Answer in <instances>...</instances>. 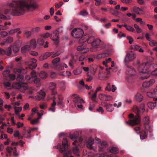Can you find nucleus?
<instances>
[{"mask_svg":"<svg viewBox=\"0 0 157 157\" xmlns=\"http://www.w3.org/2000/svg\"><path fill=\"white\" fill-rule=\"evenodd\" d=\"M95 38L94 35H89L86 40L83 41V42L87 41L88 43L91 44V45H92Z\"/></svg>","mask_w":157,"mask_h":157,"instance_id":"nucleus-16","label":"nucleus"},{"mask_svg":"<svg viewBox=\"0 0 157 157\" xmlns=\"http://www.w3.org/2000/svg\"><path fill=\"white\" fill-rule=\"evenodd\" d=\"M15 33L20 34L21 32L18 29H15L10 30L9 33V34L10 35H13Z\"/></svg>","mask_w":157,"mask_h":157,"instance_id":"nucleus-29","label":"nucleus"},{"mask_svg":"<svg viewBox=\"0 0 157 157\" xmlns=\"http://www.w3.org/2000/svg\"><path fill=\"white\" fill-rule=\"evenodd\" d=\"M156 102L154 103L153 102L150 101L148 102L147 105L148 107L151 109H153L155 107L156 104Z\"/></svg>","mask_w":157,"mask_h":157,"instance_id":"nucleus-32","label":"nucleus"},{"mask_svg":"<svg viewBox=\"0 0 157 157\" xmlns=\"http://www.w3.org/2000/svg\"><path fill=\"white\" fill-rule=\"evenodd\" d=\"M98 97L100 100L103 101H105V94H100L98 95Z\"/></svg>","mask_w":157,"mask_h":157,"instance_id":"nucleus-51","label":"nucleus"},{"mask_svg":"<svg viewBox=\"0 0 157 157\" xmlns=\"http://www.w3.org/2000/svg\"><path fill=\"white\" fill-rule=\"evenodd\" d=\"M109 151L110 152L114 154L117 153L119 152L117 148L114 147H112L110 149Z\"/></svg>","mask_w":157,"mask_h":157,"instance_id":"nucleus-37","label":"nucleus"},{"mask_svg":"<svg viewBox=\"0 0 157 157\" xmlns=\"http://www.w3.org/2000/svg\"><path fill=\"white\" fill-rule=\"evenodd\" d=\"M15 113L17 114L19 112H21L22 110V107H14Z\"/></svg>","mask_w":157,"mask_h":157,"instance_id":"nucleus-43","label":"nucleus"},{"mask_svg":"<svg viewBox=\"0 0 157 157\" xmlns=\"http://www.w3.org/2000/svg\"><path fill=\"white\" fill-rule=\"evenodd\" d=\"M111 69V67H109V68L106 69V70L105 71L102 70L99 71L98 74V76L99 78L103 77L106 78L108 77L110 74V71L109 70Z\"/></svg>","mask_w":157,"mask_h":157,"instance_id":"nucleus-5","label":"nucleus"},{"mask_svg":"<svg viewBox=\"0 0 157 157\" xmlns=\"http://www.w3.org/2000/svg\"><path fill=\"white\" fill-rule=\"evenodd\" d=\"M155 92L153 91L152 92H148L147 93V95L150 98H152L155 95Z\"/></svg>","mask_w":157,"mask_h":157,"instance_id":"nucleus-44","label":"nucleus"},{"mask_svg":"<svg viewBox=\"0 0 157 157\" xmlns=\"http://www.w3.org/2000/svg\"><path fill=\"white\" fill-rule=\"evenodd\" d=\"M79 14L83 16H86L88 15V13L86 11L83 10L81 11L79 13Z\"/></svg>","mask_w":157,"mask_h":157,"instance_id":"nucleus-48","label":"nucleus"},{"mask_svg":"<svg viewBox=\"0 0 157 157\" xmlns=\"http://www.w3.org/2000/svg\"><path fill=\"white\" fill-rule=\"evenodd\" d=\"M95 139L97 141H98L97 144L99 147V151H101L106 147L107 145V144L106 142L104 141H101L98 138H96Z\"/></svg>","mask_w":157,"mask_h":157,"instance_id":"nucleus-8","label":"nucleus"},{"mask_svg":"<svg viewBox=\"0 0 157 157\" xmlns=\"http://www.w3.org/2000/svg\"><path fill=\"white\" fill-rule=\"evenodd\" d=\"M75 62V60L74 59L71 60L69 63V65L72 68L74 67V64Z\"/></svg>","mask_w":157,"mask_h":157,"instance_id":"nucleus-53","label":"nucleus"},{"mask_svg":"<svg viewBox=\"0 0 157 157\" xmlns=\"http://www.w3.org/2000/svg\"><path fill=\"white\" fill-rule=\"evenodd\" d=\"M17 80L20 81L22 82L24 81L23 76L21 75H18L17 77Z\"/></svg>","mask_w":157,"mask_h":157,"instance_id":"nucleus-50","label":"nucleus"},{"mask_svg":"<svg viewBox=\"0 0 157 157\" xmlns=\"http://www.w3.org/2000/svg\"><path fill=\"white\" fill-rule=\"evenodd\" d=\"M29 62L30 63L28 62H26L25 63L28 65L29 67L31 69H35L37 66V60L34 58H32L30 59Z\"/></svg>","mask_w":157,"mask_h":157,"instance_id":"nucleus-7","label":"nucleus"},{"mask_svg":"<svg viewBox=\"0 0 157 157\" xmlns=\"http://www.w3.org/2000/svg\"><path fill=\"white\" fill-rule=\"evenodd\" d=\"M8 77L10 81H13L16 78L15 75L13 74H10Z\"/></svg>","mask_w":157,"mask_h":157,"instance_id":"nucleus-62","label":"nucleus"},{"mask_svg":"<svg viewBox=\"0 0 157 157\" xmlns=\"http://www.w3.org/2000/svg\"><path fill=\"white\" fill-rule=\"evenodd\" d=\"M33 78L34 79L33 80V82L34 83L37 85V87H40V84H39V83L40 80V79L39 78H37V77Z\"/></svg>","mask_w":157,"mask_h":157,"instance_id":"nucleus-35","label":"nucleus"},{"mask_svg":"<svg viewBox=\"0 0 157 157\" xmlns=\"http://www.w3.org/2000/svg\"><path fill=\"white\" fill-rule=\"evenodd\" d=\"M97 93L95 92V93L93 95H92L91 98V99L92 101L96 103L98 102V101L96 98L97 96Z\"/></svg>","mask_w":157,"mask_h":157,"instance_id":"nucleus-42","label":"nucleus"},{"mask_svg":"<svg viewBox=\"0 0 157 157\" xmlns=\"http://www.w3.org/2000/svg\"><path fill=\"white\" fill-rule=\"evenodd\" d=\"M63 4V3L62 2H60L59 3H56L55 4V7L56 8H59L61 6H62Z\"/></svg>","mask_w":157,"mask_h":157,"instance_id":"nucleus-58","label":"nucleus"},{"mask_svg":"<svg viewBox=\"0 0 157 157\" xmlns=\"http://www.w3.org/2000/svg\"><path fill=\"white\" fill-rule=\"evenodd\" d=\"M155 80L154 79H151L147 82H144L142 83V86L144 88H147L152 86L155 83Z\"/></svg>","mask_w":157,"mask_h":157,"instance_id":"nucleus-9","label":"nucleus"},{"mask_svg":"<svg viewBox=\"0 0 157 157\" xmlns=\"http://www.w3.org/2000/svg\"><path fill=\"white\" fill-rule=\"evenodd\" d=\"M149 67V64L148 63H143L140 64L138 67V71L142 73L140 78L143 79L148 78L150 76L147 73V70Z\"/></svg>","mask_w":157,"mask_h":157,"instance_id":"nucleus-2","label":"nucleus"},{"mask_svg":"<svg viewBox=\"0 0 157 157\" xmlns=\"http://www.w3.org/2000/svg\"><path fill=\"white\" fill-rule=\"evenodd\" d=\"M105 101H110L113 99V97L110 95H105Z\"/></svg>","mask_w":157,"mask_h":157,"instance_id":"nucleus-59","label":"nucleus"},{"mask_svg":"<svg viewBox=\"0 0 157 157\" xmlns=\"http://www.w3.org/2000/svg\"><path fill=\"white\" fill-rule=\"evenodd\" d=\"M149 45L150 46L152 47L154 46L157 47V42L153 40H151L150 42Z\"/></svg>","mask_w":157,"mask_h":157,"instance_id":"nucleus-46","label":"nucleus"},{"mask_svg":"<svg viewBox=\"0 0 157 157\" xmlns=\"http://www.w3.org/2000/svg\"><path fill=\"white\" fill-rule=\"evenodd\" d=\"M50 36V34L48 33H45L41 34L40 35V36L41 37L44 38H48Z\"/></svg>","mask_w":157,"mask_h":157,"instance_id":"nucleus-47","label":"nucleus"},{"mask_svg":"<svg viewBox=\"0 0 157 157\" xmlns=\"http://www.w3.org/2000/svg\"><path fill=\"white\" fill-rule=\"evenodd\" d=\"M79 149L78 148L77 146H76L74 148H73V152L74 154L78 156H79V154H78L79 152Z\"/></svg>","mask_w":157,"mask_h":157,"instance_id":"nucleus-41","label":"nucleus"},{"mask_svg":"<svg viewBox=\"0 0 157 157\" xmlns=\"http://www.w3.org/2000/svg\"><path fill=\"white\" fill-rule=\"evenodd\" d=\"M42 38L41 37L40 38H39L37 39L38 43L40 45H42L44 42V41Z\"/></svg>","mask_w":157,"mask_h":157,"instance_id":"nucleus-63","label":"nucleus"},{"mask_svg":"<svg viewBox=\"0 0 157 157\" xmlns=\"http://www.w3.org/2000/svg\"><path fill=\"white\" fill-rule=\"evenodd\" d=\"M13 52L16 53L19 51V48L18 47L14 45L13 48Z\"/></svg>","mask_w":157,"mask_h":157,"instance_id":"nucleus-60","label":"nucleus"},{"mask_svg":"<svg viewBox=\"0 0 157 157\" xmlns=\"http://www.w3.org/2000/svg\"><path fill=\"white\" fill-rule=\"evenodd\" d=\"M134 98L136 101L138 102L141 101L143 99V95L140 93H137L135 94Z\"/></svg>","mask_w":157,"mask_h":157,"instance_id":"nucleus-19","label":"nucleus"},{"mask_svg":"<svg viewBox=\"0 0 157 157\" xmlns=\"http://www.w3.org/2000/svg\"><path fill=\"white\" fill-rule=\"evenodd\" d=\"M29 44L30 47H31L33 48H35L37 46V43L36 39L33 38L29 42Z\"/></svg>","mask_w":157,"mask_h":157,"instance_id":"nucleus-25","label":"nucleus"},{"mask_svg":"<svg viewBox=\"0 0 157 157\" xmlns=\"http://www.w3.org/2000/svg\"><path fill=\"white\" fill-rule=\"evenodd\" d=\"M117 87L116 86L114 85H111L109 83H108L107 84L105 90L109 91H111L113 92L117 90Z\"/></svg>","mask_w":157,"mask_h":157,"instance_id":"nucleus-13","label":"nucleus"},{"mask_svg":"<svg viewBox=\"0 0 157 157\" xmlns=\"http://www.w3.org/2000/svg\"><path fill=\"white\" fill-rule=\"evenodd\" d=\"M131 48L134 51H138L140 52H143L144 50L140 46L137 45H133L131 46Z\"/></svg>","mask_w":157,"mask_h":157,"instance_id":"nucleus-18","label":"nucleus"},{"mask_svg":"<svg viewBox=\"0 0 157 157\" xmlns=\"http://www.w3.org/2000/svg\"><path fill=\"white\" fill-rule=\"evenodd\" d=\"M47 105L45 103H43L40 105V108L41 109H44L47 107Z\"/></svg>","mask_w":157,"mask_h":157,"instance_id":"nucleus-64","label":"nucleus"},{"mask_svg":"<svg viewBox=\"0 0 157 157\" xmlns=\"http://www.w3.org/2000/svg\"><path fill=\"white\" fill-rule=\"evenodd\" d=\"M104 106L106 108V110L108 112H112L114 109L113 105L112 104H106Z\"/></svg>","mask_w":157,"mask_h":157,"instance_id":"nucleus-21","label":"nucleus"},{"mask_svg":"<svg viewBox=\"0 0 157 157\" xmlns=\"http://www.w3.org/2000/svg\"><path fill=\"white\" fill-rule=\"evenodd\" d=\"M131 11L132 12H134L139 15H142L144 14V12L142 9L136 6L131 8Z\"/></svg>","mask_w":157,"mask_h":157,"instance_id":"nucleus-10","label":"nucleus"},{"mask_svg":"<svg viewBox=\"0 0 157 157\" xmlns=\"http://www.w3.org/2000/svg\"><path fill=\"white\" fill-rule=\"evenodd\" d=\"M20 83L17 82H13L12 85V87L9 89V90H11L12 89H18L19 90L20 89Z\"/></svg>","mask_w":157,"mask_h":157,"instance_id":"nucleus-24","label":"nucleus"},{"mask_svg":"<svg viewBox=\"0 0 157 157\" xmlns=\"http://www.w3.org/2000/svg\"><path fill=\"white\" fill-rule=\"evenodd\" d=\"M10 10L6 9L4 13L5 14L10 13L13 16H20L25 12V10L31 11L38 8L39 6L35 0H18L8 4Z\"/></svg>","mask_w":157,"mask_h":157,"instance_id":"nucleus-1","label":"nucleus"},{"mask_svg":"<svg viewBox=\"0 0 157 157\" xmlns=\"http://www.w3.org/2000/svg\"><path fill=\"white\" fill-rule=\"evenodd\" d=\"M83 30L81 29H74L71 32L72 36L75 38H80L83 34Z\"/></svg>","mask_w":157,"mask_h":157,"instance_id":"nucleus-4","label":"nucleus"},{"mask_svg":"<svg viewBox=\"0 0 157 157\" xmlns=\"http://www.w3.org/2000/svg\"><path fill=\"white\" fill-rule=\"evenodd\" d=\"M31 48L29 45H26L22 47L21 48V51L22 53H25L26 52L30 50Z\"/></svg>","mask_w":157,"mask_h":157,"instance_id":"nucleus-22","label":"nucleus"},{"mask_svg":"<svg viewBox=\"0 0 157 157\" xmlns=\"http://www.w3.org/2000/svg\"><path fill=\"white\" fill-rule=\"evenodd\" d=\"M140 110V112L139 114L141 112H143L145 110L144 105L143 104H141L140 106V108H139L137 106Z\"/></svg>","mask_w":157,"mask_h":157,"instance_id":"nucleus-57","label":"nucleus"},{"mask_svg":"<svg viewBox=\"0 0 157 157\" xmlns=\"http://www.w3.org/2000/svg\"><path fill=\"white\" fill-rule=\"evenodd\" d=\"M98 68V66L95 65H92L90 66V70L93 75H94Z\"/></svg>","mask_w":157,"mask_h":157,"instance_id":"nucleus-28","label":"nucleus"},{"mask_svg":"<svg viewBox=\"0 0 157 157\" xmlns=\"http://www.w3.org/2000/svg\"><path fill=\"white\" fill-rule=\"evenodd\" d=\"M134 27L135 29L138 33H141L142 31V29L138 25L136 24H134Z\"/></svg>","mask_w":157,"mask_h":157,"instance_id":"nucleus-30","label":"nucleus"},{"mask_svg":"<svg viewBox=\"0 0 157 157\" xmlns=\"http://www.w3.org/2000/svg\"><path fill=\"white\" fill-rule=\"evenodd\" d=\"M10 71L8 70H6L3 72V76L6 78L9 76L10 74Z\"/></svg>","mask_w":157,"mask_h":157,"instance_id":"nucleus-49","label":"nucleus"},{"mask_svg":"<svg viewBox=\"0 0 157 157\" xmlns=\"http://www.w3.org/2000/svg\"><path fill=\"white\" fill-rule=\"evenodd\" d=\"M11 46H10L6 51H5V54L7 56H10L11 54L12 49Z\"/></svg>","mask_w":157,"mask_h":157,"instance_id":"nucleus-39","label":"nucleus"},{"mask_svg":"<svg viewBox=\"0 0 157 157\" xmlns=\"http://www.w3.org/2000/svg\"><path fill=\"white\" fill-rule=\"evenodd\" d=\"M94 42L93 43L92 46H102L104 45V42L99 38H95Z\"/></svg>","mask_w":157,"mask_h":157,"instance_id":"nucleus-14","label":"nucleus"},{"mask_svg":"<svg viewBox=\"0 0 157 157\" xmlns=\"http://www.w3.org/2000/svg\"><path fill=\"white\" fill-rule=\"evenodd\" d=\"M54 69L58 71H60L64 69L63 63H61L59 65H57L55 67Z\"/></svg>","mask_w":157,"mask_h":157,"instance_id":"nucleus-34","label":"nucleus"},{"mask_svg":"<svg viewBox=\"0 0 157 157\" xmlns=\"http://www.w3.org/2000/svg\"><path fill=\"white\" fill-rule=\"evenodd\" d=\"M133 112L136 113V115L133 118L130 119L128 121L126 122L127 124L131 125L134 126L139 124L140 122V118L139 115L140 112V109L136 106H135L133 109Z\"/></svg>","mask_w":157,"mask_h":157,"instance_id":"nucleus-3","label":"nucleus"},{"mask_svg":"<svg viewBox=\"0 0 157 157\" xmlns=\"http://www.w3.org/2000/svg\"><path fill=\"white\" fill-rule=\"evenodd\" d=\"M123 26H124L126 29L128 31L133 32L135 31V30L134 28L129 25H128L127 24H124L123 25Z\"/></svg>","mask_w":157,"mask_h":157,"instance_id":"nucleus-26","label":"nucleus"},{"mask_svg":"<svg viewBox=\"0 0 157 157\" xmlns=\"http://www.w3.org/2000/svg\"><path fill=\"white\" fill-rule=\"evenodd\" d=\"M94 144V139L92 138L90 139L86 143V144L87 146L90 149H93V147L92 145Z\"/></svg>","mask_w":157,"mask_h":157,"instance_id":"nucleus-20","label":"nucleus"},{"mask_svg":"<svg viewBox=\"0 0 157 157\" xmlns=\"http://www.w3.org/2000/svg\"><path fill=\"white\" fill-rule=\"evenodd\" d=\"M8 35V33L6 31H2L0 32V36L2 37H5Z\"/></svg>","mask_w":157,"mask_h":157,"instance_id":"nucleus-56","label":"nucleus"},{"mask_svg":"<svg viewBox=\"0 0 157 157\" xmlns=\"http://www.w3.org/2000/svg\"><path fill=\"white\" fill-rule=\"evenodd\" d=\"M7 19V17L6 16L0 13V23L2 22L3 20H6Z\"/></svg>","mask_w":157,"mask_h":157,"instance_id":"nucleus-55","label":"nucleus"},{"mask_svg":"<svg viewBox=\"0 0 157 157\" xmlns=\"http://www.w3.org/2000/svg\"><path fill=\"white\" fill-rule=\"evenodd\" d=\"M41 29V27H37L35 28H33L32 30V32H33L37 33L39 32Z\"/></svg>","mask_w":157,"mask_h":157,"instance_id":"nucleus-54","label":"nucleus"},{"mask_svg":"<svg viewBox=\"0 0 157 157\" xmlns=\"http://www.w3.org/2000/svg\"><path fill=\"white\" fill-rule=\"evenodd\" d=\"M147 133L144 131H142L140 134V137L141 140H144L147 138Z\"/></svg>","mask_w":157,"mask_h":157,"instance_id":"nucleus-38","label":"nucleus"},{"mask_svg":"<svg viewBox=\"0 0 157 157\" xmlns=\"http://www.w3.org/2000/svg\"><path fill=\"white\" fill-rule=\"evenodd\" d=\"M135 20L136 22H140L141 25H144L145 24V21H143L142 19L141 18L138 17L136 18L135 19Z\"/></svg>","mask_w":157,"mask_h":157,"instance_id":"nucleus-36","label":"nucleus"},{"mask_svg":"<svg viewBox=\"0 0 157 157\" xmlns=\"http://www.w3.org/2000/svg\"><path fill=\"white\" fill-rule=\"evenodd\" d=\"M56 84L53 82H50L48 88L51 91L52 94L53 95H56L57 92L56 90Z\"/></svg>","mask_w":157,"mask_h":157,"instance_id":"nucleus-11","label":"nucleus"},{"mask_svg":"<svg viewBox=\"0 0 157 157\" xmlns=\"http://www.w3.org/2000/svg\"><path fill=\"white\" fill-rule=\"evenodd\" d=\"M52 54V52H47L40 56L39 57V60L40 61H43L48 58Z\"/></svg>","mask_w":157,"mask_h":157,"instance_id":"nucleus-15","label":"nucleus"},{"mask_svg":"<svg viewBox=\"0 0 157 157\" xmlns=\"http://www.w3.org/2000/svg\"><path fill=\"white\" fill-rule=\"evenodd\" d=\"M27 89V87L24 83H22L21 84L20 89L19 90L21 92L24 93Z\"/></svg>","mask_w":157,"mask_h":157,"instance_id":"nucleus-31","label":"nucleus"},{"mask_svg":"<svg viewBox=\"0 0 157 157\" xmlns=\"http://www.w3.org/2000/svg\"><path fill=\"white\" fill-rule=\"evenodd\" d=\"M39 77L42 79H45L48 76V73L45 71H41L39 74Z\"/></svg>","mask_w":157,"mask_h":157,"instance_id":"nucleus-23","label":"nucleus"},{"mask_svg":"<svg viewBox=\"0 0 157 157\" xmlns=\"http://www.w3.org/2000/svg\"><path fill=\"white\" fill-rule=\"evenodd\" d=\"M126 74L130 76L134 75L136 74V71L131 66H127L126 68Z\"/></svg>","mask_w":157,"mask_h":157,"instance_id":"nucleus-12","label":"nucleus"},{"mask_svg":"<svg viewBox=\"0 0 157 157\" xmlns=\"http://www.w3.org/2000/svg\"><path fill=\"white\" fill-rule=\"evenodd\" d=\"M127 39L128 40V43L131 44L132 43L134 40L133 38L131 36H128L127 37Z\"/></svg>","mask_w":157,"mask_h":157,"instance_id":"nucleus-61","label":"nucleus"},{"mask_svg":"<svg viewBox=\"0 0 157 157\" xmlns=\"http://www.w3.org/2000/svg\"><path fill=\"white\" fill-rule=\"evenodd\" d=\"M143 122L145 126V128H146V125H148L149 123V117L148 116L145 117L143 119Z\"/></svg>","mask_w":157,"mask_h":157,"instance_id":"nucleus-33","label":"nucleus"},{"mask_svg":"<svg viewBox=\"0 0 157 157\" xmlns=\"http://www.w3.org/2000/svg\"><path fill=\"white\" fill-rule=\"evenodd\" d=\"M60 61V58L57 57L54 59L52 61V63L54 66V67L57 65L56 64Z\"/></svg>","mask_w":157,"mask_h":157,"instance_id":"nucleus-40","label":"nucleus"},{"mask_svg":"<svg viewBox=\"0 0 157 157\" xmlns=\"http://www.w3.org/2000/svg\"><path fill=\"white\" fill-rule=\"evenodd\" d=\"M40 118H36L31 120V123L32 124H36L39 122Z\"/></svg>","mask_w":157,"mask_h":157,"instance_id":"nucleus-52","label":"nucleus"},{"mask_svg":"<svg viewBox=\"0 0 157 157\" xmlns=\"http://www.w3.org/2000/svg\"><path fill=\"white\" fill-rule=\"evenodd\" d=\"M59 34L58 33H54L51 38L52 40L56 45H57L59 43Z\"/></svg>","mask_w":157,"mask_h":157,"instance_id":"nucleus-17","label":"nucleus"},{"mask_svg":"<svg viewBox=\"0 0 157 157\" xmlns=\"http://www.w3.org/2000/svg\"><path fill=\"white\" fill-rule=\"evenodd\" d=\"M3 84L5 88H9V89L10 88H11L12 85L11 83L9 82H4Z\"/></svg>","mask_w":157,"mask_h":157,"instance_id":"nucleus-45","label":"nucleus"},{"mask_svg":"<svg viewBox=\"0 0 157 157\" xmlns=\"http://www.w3.org/2000/svg\"><path fill=\"white\" fill-rule=\"evenodd\" d=\"M136 58V55L134 53H128L126 55L124 62L127 63L128 62L134 60Z\"/></svg>","mask_w":157,"mask_h":157,"instance_id":"nucleus-6","label":"nucleus"},{"mask_svg":"<svg viewBox=\"0 0 157 157\" xmlns=\"http://www.w3.org/2000/svg\"><path fill=\"white\" fill-rule=\"evenodd\" d=\"M76 100L74 101V102L75 103V106L76 107L77 104L78 103H84V101L81 98L78 97L77 96L76 97Z\"/></svg>","mask_w":157,"mask_h":157,"instance_id":"nucleus-27","label":"nucleus"}]
</instances>
